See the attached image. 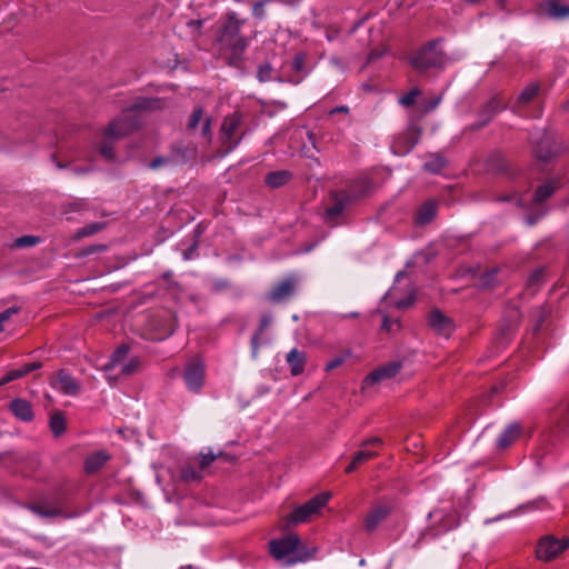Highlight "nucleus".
Masks as SVG:
<instances>
[{"mask_svg": "<svg viewBox=\"0 0 569 569\" xmlns=\"http://www.w3.org/2000/svg\"><path fill=\"white\" fill-rule=\"evenodd\" d=\"M243 22V20L237 18L234 12L229 13L226 22L221 26L217 34L220 49L224 53H229L227 62L232 67L240 66L243 53L249 46V40L240 36V29Z\"/></svg>", "mask_w": 569, "mask_h": 569, "instance_id": "obj_1", "label": "nucleus"}, {"mask_svg": "<svg viewBox=\"0 0 569 569\" xmlns=\"http://www.w3.org/2000/svg\"><path fill=\"white\" fill-rule=\"evenodd\" d=\"M269 550L274 559L286 560L287 565L306 561L312 558L316 552V549L307 550L301 547L299 537L293 533L271 540Z\"/></svg>", "mask_w": 569, "mask_h": 569, "instance_id": "obj_2", "label": "nucleus"}, {"mask_svg": "<svg viewBox=\"0 0 569 569\" xmlns=\"http://www.w3.org/2000/svg\"><path fill=\"white\" fill-rule=\"evenodd\" d=\"M440 39L431 40L420 48L410 59L412 67L419 71L431 68L441 69L447 62L445 52L438 49Z\"/></svg>", "mask_w": 569, "mask_h": 569, "instance_id": "obj_3", "label": "nucleus"}, {"mask_svg": "<svg viewBox=\"0 0 569 569\" xmlns=\"http://www.w3.org/2000/svg\"><path fill=\"white\" fill-rule=\"evenodd\" d=\"M359 196L356 191H331L329 196V204L325 210V222L330 226H336L339 217L351 204L357 202Z\"/></svg>", "mask_w": 569, "mask_h": 569, "instance_id": "obj_4", "label": "nucleus"}, {"mask_svg": "<svg viewBox=\"0 0 569 569\" xmlns=\"http://www.w3.org/2000/svg\"><path fill=\"white\" fill-rule=\"evenodd\" d=\"M241 122L242 113L240 111H234L223 119L219 134L223 153H229L240 143L242 134H238V131Z\"/></svg>", "mask_w": 569, "mask_h": 569, "instance_id": "obj_5", "label": "nucleus"}, {"mask_svg": "<svg viewBox=\"0 0 569 569\" xmlns=\"http://www.w3.org/2000/svg\"><path fill=\"white\" fill-rule=\"evenodd\" d=\"M330 497V492H322L315 496L306 503L296 507L288 516V522L302 523L309 521L313 515L318 513L328 503Z\"/></svg>", "mask_w": 569, "mask_h": 569, "instance_id": "obj_6", "label": "nucleus"}, {"mask_svg": "<svg viewBox=\"0 0 569 569\" xmlns=\"http://www.w3.org/2000/svg\"><path fill=\"white\" fill-rule=\"evenodd\" d=\"M61 489L57 490V497L53 499H40L29 506V509L42 518L63 517L70 518L71 515L63 510L64 499Z\"/></svg>", "mask_w": 569, "mask_h": 569, "instance_id": "obj_7", "label": "nucleus"}, {"mask_svg": "<svg viewBox=\"0 0 569 569\" xmlns=\"http://www.w3.org/2000/svg\"><path fill=\"white\" fill-rule=\"evenodd\" d=\"M132 112L127 108L120 118L112 120L104 131L106 137L119 139L137 130L140 127V120Z\"/></svg>", "mask_w": 569, "mask_h": 569, "instance_id": "obj_8", "label": "nucleus"}, {"mask_svg": "<svg viewBox=\"0 0 569 569\" xmlns=\"http://www.w3.org/2000/svg\"><path fill=\"white\" fill-rule=\"evenodd\" d=\"M506 108L499 94L492 96L478 111V121L468 126L467 131H478L488 126L491 120Z\"/></svg>", "mask_w": 569, "mask_h": 569, "instance_id": "obj_9", "label": "nucleus"}, {"mask_svg": "<svg viewBox=\"0 0 569 569\" xmlns=\"http://www.w3.org/2000/svg\"><path fill=\"white\" fill-rule=\"evenodd\" d=\"M421 136V129L411 123L403 132L395 137L392 142V151L395 154L403 156L409 153L418 143Z\"/></svg>", "mask_w": 569, "mask_h": 569, "instance_id": "obj_10", "label": "nucleus"}, {"mask_svg": "<svg viewBox=\"0 0 569 569\" xmlns=\"http://www.w3.org/2000/svg\"><path fill=\"white\" fill-rule=\"evenodd\" d=\"M569 547V539H557L553 536L541 538L537 546V557L543 561H550Z\"/></svg>", "mask_w": 569, "mask_h": 569, "instance_id": "obj_11", "label": "nucleus"}, {"mask_svg": "<svg viewBox=\"0 0 569 569\" xmlns=\"http://www.w3.org/2000/svg\"><path fill=\"white\" fill-rule=\"evenodd\" d=\"M567 428H569V399L560 402L549 416L551 437L560 438Z\"/></svg>", "mask_w": 569, "mask_h": 569, "instance_id": "obj_12", "label": "nucleus"}, {"mask_svg": "<svg viewBox=\"0 0 569 569\" xmlns=\"http://www.w3.org/2000/svg\"><path fill=\"white\" fill-rule=\"evenodd\" d=\"M150 326L157 330V339H164L176 331L178 327L177 316L170 311L153 315L150 318Z\"/></svg>", "mask_w": 569, "mask_h": 569, "instance_id": "obj_13", "label": "nucleus"}, {"mask_svg": "<svg viewBox=\"0 0 569 569\" xmlns=\"http://www.w3.org/2000/svg\"><path fill=\"white\" fill-rule=\"evenodd\" d=\"M427 319L429 327L437 335L448 338L456 329L455 321L438 308L431 309Z\"/></svg>", "mask_w": 569, "mask_h": 569, "instance_id": "obj_14", "label": "nucleus"}, {"mask_svg": "<svg viewBox=\"0 0 569 569\" xmlns=\"http://www.w3.org/2000/svg\"><path fill=\"white\" fill-rule=\"evenodd\" d=\"M187 388L192 392H199L204 382V366L198 361L189 362L183 373Z\"/></svg>", "mask_w": 569, "mask_h": 569, "instance_id": "obj_15", "label": "nucleus"}, {"mask_svg": "<svg viewBox=\"0 0 569 569\" xmlns=\"http://www.w3.org/2000/svg\"><path fill=\"white\" fill-rule=\"evenodd\" d=\"M202 123L200 136L204 139L206 142H210L212 138L211 132V118L206 117L203 118V108L202 107H196L193 111L191 112L188 122H187V131L189 133H192L197 130L198 126Z\"/></svg>", "mask_w": 569, "mask_h": 569, "instance_id": "obj_16", "label": "nucleus"}, {"mask_svg": "<svg viewBox=\"0 0 569 569\" xmlns=\"http://www.w3.org/2000/svg\"><path fill=\"white\" fill-rule=\"evenodd\" d=\"M297 279L288 277L276 284L268 293V300L273 303H281L292 297L296 291Z\"/></svg>", "mask_w": 569, "mask_h": 569, "instance_id": "obj_17", "label": "nucleus"}, {"mask_svg": "<svg viewBox=\"0 0 569 569\" xmlns=\"http://www.w3.org/2000/svg\"><path fill=\"white\" fill-rule=\"evenodd\" d=\"M402 363L399 361H392L383 366H380L366 377L365 383L367 386H370L378 383L382 380L393 378L400 371Z\"/></svg>", "mask_w": 569, "mask_h": 569, "instance_id": "obj_18", "label": "nucleus"}, {"mask_svg": "<svg viewBox=\"0 0 569 569\" xmlns=\"http://www.w3.org/2000/svg\"><path fill=\"white\" fill-rule=\"evenodd\" d=\"M439 203L436 199H428L422 202L415 213V224L423 227L429 224L437 217Z\"/></svg>", "mask_w": 569, "mask_h": 569, "instance_id": "obj_19", "label": "nucleus"}, {"mask_svg": "<svg viewBox=\"0 0 569 569\" xmlns=\"http://www.w3.org/2000/svg\"><path fill=\"white\" fill-rule=\"evenodd\" d=\"M533 153L537 160L549 162L557 154V146L552 136L543 134V137L535 144Z\"/></svg>", "mask_w": 569, "mask_h": 569, "instance_id": "obj_20", "label": "nucleus"}, {"mask_svg": "<svg viewBox=\"0 0 569 569\" xmlns=\"http://www.w3.org/2000/svg\"><path fill=\"white\" fill-rule=\"evenodd\" d=\"M523 427L519 422L508 425L497 439V448L506 450L513 445L522 435Z\"/></svg>", "mask_w": 569, "mask_h": 569, "instance_id": "obj_21", "label": "nucleus"}, {"mask_svg": "<svg viewBox=\"0 0 569 569\" xmlns=\"http://www.w3.org/2000/svg\"><path fill=\"white\" fill-rule=\"evenodd\" d=\"M53 386L68 396H77L80 392L79 383L66 370L58 371L57 381Z\"/></svg>", "mask_w": 569, "mask_h": 569, "instance_id": "obj_22", "label": "nucleus"}, {"mask_svg": "<svg viewBox=\"0 0 569 569\" xmlns=\"http://www.w3.org/2000/svg\"><path fill=\"white\" fill-rule=\"evenodd\" d=\"M306 61H307V53L306 52H298L295 54L292 62H291V76L288 78V81L293 84H298L302 81L305 76L307 74L306 70Z\"/></svg>", "mask_w": 569, "mask_h": 569, "instance_id": "obj_23", "label": "nucleus"}, {"mask_svg": "<svg viewBox=\"0 0 569 569\" xmlns=\"http://www.w3.org/2000/svg\"><path fill=\"white\" fill-rule=\"evenodd\" d=\"M110 460V455L106 451H96L89 455L84 460V471L88 475L98 472Z\"/></svg>", "mask_w": 569, "mask_h": 569, "instance_id": "obj_24", "label": "nucleus"}, {"mask_svg": "<svg viewBox=\"0 0 569 569\" xmlns=\"http://www.w3.org/2000/svg\"><path fill=\"white\" fill-rule=\"evenodd\" d=\"M10 410L18 419L26 422L31 421L34 417L31 403L21 398L10 402Z\"/></svg>", "mask_w": 569, "mask_h": 569, "instance_id": "obj_25", "label": "nucleus"}, {"mask_svg": "<svg viewBox=\"0 0 569 569\" xmlns=\"http://www.w3.org/2000/svg\"><path fill=\"white\" fill-rule=\"evenodd\" d=\"M390 513V509L386 506H378L373 508L365 519V528L371 532L387 518Z\"/></svg>", "mask_w": 569, "mask_h": 569, "instance_id": "obj_26", "label": "nucleus"}, {"mask_svg": "<svg viewBox=\"0 0 569 569\" xmlns=\"http://www.w3.org/2000/svg\"><path fill=\"white\" fill-rule=\"evenodd\" d=\"M286 360L290 367V373L292 376H299L305 371L307 356L303 351L295 348L287 355Z\"/></svg>", "mask_w": 569, "mask_h": 569, "instance_id": "obj_27", "label": "nucleus"}, {"mask_svg": "<svg viewBox=\"0 0 569 569\" xmlns=\"http://www.w3.org/2000/svg\"><path fill=\"white\" fill-rule=\"evenodd\" d=\"M163 102L159 98H138L130 107L129 111H154L160 110Z\"/></svg>", "mask_w": 569, "mask_h": 569, "instance_id": "obj_28", "label": "nucleus"}, {"mask_svg": "<svg viewBox=\"0 0 569 569\" xmlns=\"http://www.w3.org/2000/svg\"><path fill=\"white\" fill-rule=\"evenodd\" d=\"M292 178V173L288 170H278L267 173L264 182L271 189L280 188L287 184Z\"/></svg>", "mask_w": 569, "mask_h": 569, "instance_id": "obj_29", "label": "nucleus"}, {"mask_svg": "<svg viewBox=\"0 0 569 569\" xmlns=\"http://www.w3.org/2000/svg\"><path fill=\"white\" fill-rule=\"evenodd\" d=\"M378 456L377 451L368 450L366 448H362L358 452L355 453L351 462L346 468V473H351L356 471L360 466L366 463L367 461L376 458Z\"/></svg>", "mask_w": 569, "mask_h": 569, "instance_id": "obj_30", "label": "nucleus"}, {"mask_svg": "<svg viewBox=\"0 0 569 569\" xmlns=\"http://www.w3.org/2000/svg\"><path fill=\"white\" fill-rule=\"evenodd\" d=\"M41 367H42V362L34 361V362L27 363V365L22 366L21 368L12 369V370L8 371L7 375L2 378V382H4V385H7L13 380L24 377L27 373H29L31 371L40 369Z\"/></svg>", "mask_w": 569, "mask_h": 569, "instance_id": "obj_31", "label": "nucleus"}, {"mask_svg": "<svg viewBox=\"0 0 569 569\" xmlns=\"http://www.w3.org/2000/svg\"><path fill=\"white\" fill-rule=\"evenodd\" d=\"M271 323H272V316L270 313H263L260 317L258 329L251 338V348H252L253 356H256L258 353V350L260 347V342H259L260 336L271 326Z\"/></svg>", "mask_w": 569, "mask_h": 569, "instance_id": "obj_32", "label": "nucleus"}, {"mask_svg": "<svg viewBox=\"0 0 569 569\" xmlns=\"http://www.w3.org/2000/svg\"><path fill=\"white\" fill-rule=\"evenodd\" d=\"M550 312H551V309L548 306H539L532 310L531 321L533 323L532 331L535 335L540 331L542 325L549 317Z\"/></svg>", "mask_w": 569, "mask_h": 569, "instance_id": "obj_33", "label": "nucleus"}, {"mask_svg": "<svg viewBox=\"0 0 569 569\" xmlns=\"http://www.w3.org/2000/svg\"><path fill=\"white\" fill-rule=\"evenodd\" d=\"M129 352L128 345H121L118 347L110 357V360L103 366L106 372L114 369L120 362H122Z\"/></svg>", "mask_w": 569, "mask_h": 569, "instance_id": "obj_34", "label": "nucleus"}, {"mask_svg": "<svg viewBox=\"0 0 569 569\" xmlns=\"http://www.w3.org/2000/svg\"><path fill=\"white\" fill-rule=\"evenodd\" d=\"M488 169L496 172H506L508 169L506 157L499 151L492 152L488 158Z\"/></svg>", "mask_w": 569, "mask_h": 569, "instance_id": "obj_35", "label": "nucleus"}, {"mask_svg": "<svg viewBox=\"0 0 569 569\" xmlns=\"http://www.w3.org/2000/svg\"><path fill=\"white\" fill-rule=\"evenodd\" d=\"M557 186L553 182H547L537 188L533 194V202L542 203L545 200L550 198L556 191Z\"/></svg>", "mask_w": 569, "mask_h": 569, "instance_id": "obj_36", "label": "nucleus"}, {"mask_svg": "<svg viewBox=\"0 0 569 569\" xmlns=\"http://www.w3.org/2000/svg\"><path fill=\"white\" fill-rule=\"evenodd\" d=\"M50 429L56 437H59L66 431V418L60 411H56L50 417Z\"/></svg>", "mask_w": 569, "mask_h": 569, "instance_id": "obj_37", "label": "nucleus"}, {"mask_svg": "<svg viewBox=\"0 0 569 569\" xmlns=\"http://www.w3.org/2000/svg\"><path fill=\"white\" fill-rule=\"evenodd\" d=\"M538 92H539L538 83L528 84L518 96L517 106L528 104L530 101L533 100V98L537 97Z\"/></svg>", "mask_w": 569, "mask_h": 569, "instance_id": "obj_38", "label": "nucleus"}, {"mask_svg": "<svg viewBox=\"0 0 569 569\" xmlns=\"http://www.w3.org/2000/svg\"><path fill=\"white\" fill-rule=\"evenodd\" d=\"M106 226H107L106 222H92V223H89V224L80 228L77 231L76 238L77 239H82V238H86V237L93 236V234L100 232L101 230H103L106 228Z\"/></svg>", "mask_w": 569, "mask_h": 569, "instance_id": "obj_39", "label": "nucleus"}, {"mask_svg": "<svg viewBox=\"0 0 569 569\" xmlns=\"http://www.w3.org/2000/svg\"><path fill=\"white\" fill-rule=\"evenodd\" d=\"M445 167L446 160L440 154H433L431 159L423 164V169L430 173H439Z\"/></svg>", "mask_w": 569, "mask_h": 569, "instance_id": "obj_40", "label": "nucleus"}, {"mask_svg": "<svg viewBox=\"0 0 569 569\" xmlns=\"http://www.w3.org/2000/svg\"><path fill=\"white\" fill-rule=\"evenodd\" d=\"M272 71H273L272 66L269 62L261 63L257 70L258 80L260 82H266V81H271V80H277L279 82H282L283 80L280 77L279 78L272 77Z\"/></svg>", "mask_w": 569, "mask_h": 569, "instance_id": "obj_41", "label": "nucleus"}, {"mask_svg": "<svg viewBox=\"0 0 569 569\" xmlns=\"http://www.w3.org/2000/svg\"><path fill=\"white\" fill-rule=\"evenodd\" d=\"M548 13L552 18H566L569 16V6L561 4L557 1H551L548 3Z\"/></svg>", "mask_w": 569, "mask_h": 569, "instance_id": "obj_42", "label": "nucleus"}, {"mask_svg": "<svg viewBox=\"0 0 569 569\" xmlns=\"http://www.w3.org/2000/svg\"><path fill=\"white\" fill-rule=\"evenodd\" d=\"M498 269H491L481 274L479 279V286L483 289H493L497 286V276Z\"/></svg>", "mask_w": 569, "mask_h": 569, "instance_id": "obj_43", "label": "nucleus"}, {"mask_svg": "<svg viewBox=\"0 0 569 569\" xmlns=\"http://www.w3.org/2000/svg\"><path fill=\"white\" fill-rule=\"evenodd\" d=\"M492 200L496 202H511L517 207H523L522 197L518 191L496 196Z\"/></svg>", "mask_w": 569, "mask_h": 569, "instance_id": "obj_44", "label": "nucleus"}, {"mask_svg": "<svg viewBox=\"0 0 569 569\" xmlns=\"http://www.w3.org/2000/svg\"><path fill=\"white\" fill-rule=\"evenodd\" d=\"M370 183L367 180H358L350 184L348 188L342 189V191H356L359 193L357 197V201L361 198L366 197L369 193Z\"/></svg>", "mask_w": 569, "mask_h": 569, "instance_id": "obj_45", "label": "nucleus"}, {"mask_svg": "<svg viewBox=\"0 0 569 569\" xmlns=\"http://www.w3.org/2000/svg\"><path fill=\"white\" fill-rule=\"evenodd\" d=\"M141 360L139 357H132L130 358L129 362L123 365L121 368V375L123 376H132L137 373L140 369Z\"/></svg>", "mask_w": 569, "mask_h": 569, "instance_id": "obj_46", "label": "nucleus"}, {"mask_svg": "<svg viewBox=\"0 0 569 569\" xmlns=\"http://www.w3.org/2000/svg\"><path fill=\"white\" fill-rule=\"evenodd\" d=\"M40 238L37 236H22L14 240L16 248H27L39 243Z\"/></svg>", "mask_w": 569, "mask_h": 569, "instance_id": "obj_47", "label": "nucleus"}, {"mask_svg": "<svg viewBox=\"0 0 569 569\" xmlns=\"http://www.w3.org/2000/svg\"><path fill=\"white\" fill-rule=\"evenodd\" d=\"M181 477L186 481H198L201 479V475L193 467L187 466L181 470Z\"/></svg>", "mask_w": 569, "mask_h": 569, "instance_id": "obj_48", "label": "nucleus"}, {"mask_svg": "<svg viewBox=\"0 0 569 569\" xmlns=\"http://www.w3.org/2000/svg\"><path fill=\"white\" fill-rule=\"evenodd\" d=\"M20 312V307H11L0 312V332L4 330L3 323L7 322L12 316Z\"/></svg>", "mask_w": 569, "mask_h": 569, "instance_id": "obj_49", "label": "nucleus"}, {"mask_svg": "<svg viewBox=\"0 0 569 569\" xmlns=\"http://www.w3.org/2000/svg\"><path fill=\"white\" fill-rule=\"evenodd\" d=\"M420 94V90L415 88L409 91L407 94L401 97L400 103L405 107H411L415 103L416 98Z\"/></svg>", "mask_w": 569, "mask_h": 569, "instance_id": "obj_50", "label": "nucleus"}, {"mask_svg": "<svg viewBox=\"0 0 569 569\" xmlns=\"http://www.w3.org/2000/svg\"><path fill=\"white\" fill-rule=\"evenodd\" d=\"M270 0H259V1L253 3V6H252V14L254 16V18L262 19L264 17V6Z\"/></svg>", "mask_w": 569, "mask_h": 569, "instance_id": "obj_51", "label": "nucleus"}, {"mask_svg": "<svg viewBox=\"0 0 569 569\" xmlns=\"http://www.w3.org/2000/svg\"><path fill=\"white\" fill-rule=\"evenodd\" d=\"M106 249H107V246H104V244H90V246L83 248L79 252L78 257L90 256V254H93V253H96L98 251H104Z\"/></svg>", "mask_w": 569, "mask_h": 569, "instance_id": "obj_52", "label": "nucleus"}, {"mask_svg": "<svg viewBox=\"0 0 569 569\" xmlns=\"http://www.w3.org/2000/svg\"><path fill=\"white\" fill-rule=\"evenodd\" d=\"M173 273L170 270H167L162 273L161 278L167 282L168 288L172 290H180V283L172 279Z\"/></svg>", "mask_w": 569, "mask_h": 569, "instance_id": "obj_53", "label": "nucleus"}, {"mask_svg": "<svg viewBox=\"0 0 569 569\" xmlns=\"http://www.w3.org/2000/svg\"><path fill=\"white\" fill-rule=\"evenodd\" d=\"M100 153L102 154L103 158H106L107 160H110V161L114 160V158H116L113 146L110 143H107V142L100 147Z\"/></svg>", "mask_w": 569, "mask_h": 569, "instance_id": "obj_54", "label": "nucleus"}, {"mask_svg": "<svg viewBox=\"0 0 569 569\" xmlns=\"http://www.w3.org/2000/svg\"><path fill=\"white\" fill-rule=\"evenodd\" d=\"M543 272L545 270L542 268L540 269H536L530 278H529V284L530 286H535V284H538L541 280H542V277H543Z\"/></svg>", "mask_w": 569, "mask_h": 569, "instance_id": "obj_55", "label": "nucleus"}, {"mask_svg": "<svg viewBox=\"0 0 569 569\" xmlns=\"http://www.w3.org/2000/svg\"><path fill=\"white\" fill-rule=\"evenodd\" d=\"M214 460H216V456H214L213 453L201 455V457H200V461H199L200 468H201V469L207 468V467H208V466H210Z\"/></svg>", "mask_w": 569, "mask_h": 569, "instance_id": "obj_56", "label": "nucleus"}, {"mask_svg": "<svg viewBox=\"0 0 569 569\" xmlns=\"http://www.w3.org/2000/svg\"><path fill=\"white\" fill-rule=\"evenodd\" d=\"M383 445V441L381 438L379 437H372V438H369V439H366L363 440L361 443H360V447L361 448H367V447H370V446H378V447H381Z\"/></svg>", "mask_w": 569, "mask_h": 569, "instance_id": "obj_57", "label": "nucleus"}, {"mask_svg": "<svg viewBox=\"0 0 569 569\" xmlns=\"http://www.w3.org/2000/svg\"><path fill=\"white\" fill-rule=\"evenodd\" d=\"M343 362H345L343 357H337L326 365V371H331V370L340 367Z\"/></svg>", "mask_w": 569, "mask_h": 569, "instance_id": "obj_58", "label": "nucleus"}, {"mask_svg": "<svg viewBox=\"0 0 569 569\" xmlns=\"http://www.w3.org/2000/svg\"><path fill=\"white\" fill-rule=\"evenodd\" d=\"M169 162V159L168 158H164V157H157L154 158L151 162H150V168L151 169H158L164 164H167Z\"/></svg>", "mask_w": 569, "mask_h": 569, "instance_id": "obj_59", "label": "nucleus"}, {"mask_svg": "<svg viewBox=\"0 0 569 569\" xmlns=\"http://www.w3.org/2000/svg\"><path fill=\"white\" fill-rule=\"evenodd\" d=\"M383 52H385V50H382V49H372L368 54V63L380 59L382 57Z\"/></svg>", "mask_w": 569, "mask_h": 569, "instance_id": "obj_60", "label": "nucleus"}, {"mask_svg": "<svg viewBox=\"0 0 569 569\" xmlns=\"http://www.w3.org/2000/svg\"><path fill=\"white\" fill-rule=\"evenodd\" d=\"M229 287H230V283L227 280H219L213 283V289L216 291L224 290V289H228Z\"/></svg>", "mask_w": 569, "mask_h": 569, "instance_id": "obj_61", "label": "nucleus"}, {"mask_svg": "<svg viewBox=\"0 0 569 569\" xmlns=\"http://www.w3.org/2000/svg\"><path fill=\"white\" fill-rule=\"evenodd\" d=\"M440 98H433L429 100L425 107V111L429 112L438 107Z\"/></svg>", "mask_w": 569, "mask_h": 569, "instance_id": "obj_62", "label": "nucleus"}, {"mask_svg": "<svg viewBox=\"0 0 569 569\" xmlns=\"http://www.w3.org/2000/svg\"><path fill=\"white\" fill-rule=\"evenodd\" d=\"M391 328H392V322L390 321V319L387 316H385L382 319L381 329L386 330V331H391Z\"/></svg>", "mask_w": 569, "mask_h": 569, "instance_id": "obj_63", "label": "nucleus"}, {"mask_svg": "<svg viewBox=\"0 0 569 569\" xmlns=\"http://www.w3.org/2000/svg\"><path fill=\"white\" fill-rule=\"evenodd\" d=\"M349 112V108L347 106H339V107H336L333 108L331 111H330V114H335V113H348Z\"/></svg>", "mask_w": 569, "mask_h": 569, "instance_id": "obj_64", "label": "nucleus"}]
</instances>
